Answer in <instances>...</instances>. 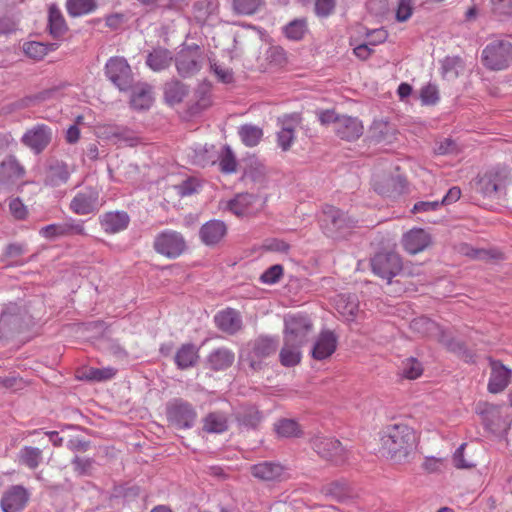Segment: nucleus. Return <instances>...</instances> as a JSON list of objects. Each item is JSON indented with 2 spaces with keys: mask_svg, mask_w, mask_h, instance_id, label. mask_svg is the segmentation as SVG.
Here are the masks:
<instances>
[{
  "mask_svg": "<svg viewBox=\"0 0 512 512\" xmlns=\"http://www.w3.org/2000/svg\"><path fill=\"white\" fill-rule=\"evenodd\" d=\"M465 447V443L461 444L453 455V463L457 469H470L472 467H475L474 463L469 462L464 458Z\"/></svg>",
  "mask_w": 512,
  "mask_h": 512,
  "instance_id": "680f3d73",
  "label": "nucleus"
},
{
  "mask_svg": "<svg viewBox=\"0 0 512 512\" xmlns=\"http://www.w3.org/2000/svg\"><path fill=\"white\" fill-rule=\"evenodd\" d=\"M199 358L198 349L193 344L182 345L175 355V363L180 369L194 366Z\"/></svg>",
  "mask_w": 512,
  "mask_h": 512,
  "instance_id": "2f4dec72",
  "label": "nucleus"
},
{
  "mask_svg": "<svg viewBox=\"0 0 512 512\" xmlns=\"http://www.w3.org/2000/svg\"><path fill=\"white\" fill-rule=\"evenodd\" d=\"M99 191L96 188L87 187L79 191L71 200L70 209L78 215H87L99 209Z\"/></svg>",
  "mask_w": 512,
  "mask_h": 512,
  "instance_id": "f8f14e48",
  "label": "nucleus"
},
{
  "mask_svg": "<svg viewBox=\"0 0 512 512\" xmlns=\"http://www.w3.org/2000/svg\"><path fill=\"white\" fill-rule=\"evenodd\" d=\"M320 225L327 236L341 238L350 233L354 227V221L343 211L333 206H328L323 210Z\"/></svg>",
  "mask_w": 512,
  "mask_h": 512,
  "instance_id": "7ed1b4c3",
  "label": "nucleus"
},
{
  "mask_svg": "<svg viewBox=\"0 0 512 512\" xmlns=\"http://www.w3.org/2000/svg\"><path fill=\"white\" fill-rule=\"evenodd\" d=\"M66 10L71 17H80L94 12L97 9L95 0H67Z\"/></svg>",
  "mask_w": 512,
  "mask_h": 512,
  "instance_id": "e433bc0d",
  "label": "nucleus"
},
{
  "mask_svg": "<svg viewBox=\"0 0 512 512\" xmlns=\"http://www.w3.org/2000/svg\"><path fill=\"white\" fill-rule=\"evenodd\" d=\"M431 244V235L422 228H413L402 237L403 248L411 255L423 252Z\"/></svg>",
  "mask_w": 512,
  "mask_h": 512,
  "instance_id": "a211bd4d",
  "label": "nucleus"
},
{
  "mask_svg": "<svg viewBox=\"0 0 512 512\" xmlns=\"http://www.w3.org/2000/svg\"><path fill=\"white\" fill-rule=\"evenodd\" d=\"M420 99L423 105H435L439 101V92L435 85L428 84L421 88Z\"/></svg>",
  "mask_w": 512,
  "mask_h": 512,
  "instance_id": "5fc2aeb1",
  "label": "nucleus"
},
{
  "mask_svg": "<svg viewBox=\"0 0 512 512\" xmlns=\"http://www.w3.org/2000/svg\"><path fill=\"white\" fill-rule=\"evenodd\" d=\"M423 373V367L421 363L415 358H408L402 363V375L403 377L414 380L420 377Z\"/></svg>",
  "mask_w": 512,
  "mask_h": 512,
  "instance_id": "3c124183",
  "label": "nucleus"
},
{
  "mask_svg": "<svg viewBox=\"0 0 512 512\" xmlns=\"http://www.w3.org/2000/svg\"><path fill=\"white\" fill-rule=\"evenodd\" d=\"M117 373V370L112 367L105 368H89L83 376L87 380L91 381H106L112 379Z\"/></svg>",
  "mask_w": 512,
  "mask_h": 512,
  "instance_id": "09e8293b",
  "label": "nucleus"
},
{
  "mask_svg": "<svg viewBox=\"0 0 512 512\" xmlns=\"http://www.w3.org/2000/svg\"><path fill=\"white\" fill-rule=\"evenodd\" d=\"M373 272L383 279L391 280L402 269V261L396 253H378L371 261Z\"/></svg>",
  "mask_w": 512,
  "mask_h": 512,
  "instance_id": "9b49d317",
  "label": "nucleus"
},
{
  "mask_svg": "<svg viewBox=\"0 0 512 512\" xmlns=\"http://www.w3.org/2000/svg\"><path fill=\"white\" fill-rule=\"evenodd\" d=\"M187 94L186 87L179 81H170L165 84L164 96L169 105L180 103Z\"/></svg>",
  "mask_w": 512,
  "mask_h": 512,
  "instance_id": "4c0bfd02",
  "label": "nucleus"
},
{
  "mask_svg": "<svg viewBox=\"0 0 512 512\" xmlns=\"http://www.w3.org/2000/svg\"><path fill=\"white\" fill-rule=\"evenodd\" d=\"M70 173L66 166L52 167L47 176V184L54 187L64 184L68 181Z\"/></svg>",
  "mask_w": 512,
  "mask_h": 512,
  "instance_id": "8fccbe9b",
  "label": "nucleus"
},
{
  "mask_svg": "<svg viewBox=\"0 0 512 512\" xmlns=\"http://www.w3.org/2000/svg\"><path fill=\"white\" fill-rule=\"evenodd\" d=\"M476 411L487 423H493L501 417V406L487 401L479 402Z\"/></svg>",
  "mask_w": 512,
  "mask_h": 512,
  "instance_id": "37998d69",
  "label": "nucleus"
},
{
  "mask_svg": "<svg viewBox=\"0 0 512 512\" xmlns=\"http://www.w3.org/2000/svg\"><path fill=\"white\" fill-rule=\"evenodd\" d=\"M483 64L490 70L500 71L512 64V44L506 40H494L482 51Z\"/></svg>",
  "mask_w": 512,
  "mask_h": 512,
  "instance_id": "20e7f679",
  "label": "nucleus"
},
{
  "mask_svg": "<svg viewBox=\"0 0 512 512\" xmlns=\"http://www.w3.org/2000/svg\"><path fill=\"white\" fill-rule=\"evenodd\" d=\"M301 346L284 339V345L279 353L280 363L286 367H292L301 361Z\"/></svg>",
  "mask_w": 512,
  "mask_h": 512,
  "instance_id": "72a5a7b5",
  "label": "nucleus"
},
{
  "mask_svg": "<svg viewBox=\"0 0 512 512\" xmlns=\"http://www.w3.org/2000/svg\"><path fill=\"white\" fill-rule=\"evenodd\" d=\"M295 130L296 125L290 118L284 119L281 122L280 130L276 133V141L282 151L290 150L294 144L296 139Z\"/></svg>",
  "mask_w": 512,
  "mask_h": 512,
  "instance_id": "cd10ccee",
  "label": "nucleus"
},
{
  "mask_svg": "<svg viewBox=\"0 0 512 512\" xmlns=\"http://www.w3.org/2000/svg\"><path fill=\"white\" fill-rule=\"evenodd\" d=\"M215 322L218 328L228 333L237 332L242 325L239 312L231 308H227L217 313L215 316Z\"/></svg>",
  "mask_w": 512,
  "mask_h": 512,
  "instance_id": "a878e982",
  "label": "nucleus"
},
{
  "mask_svg": "<svg viewBox=\"0 0 512 512\" xmlns=\"http://www.w3.org/2000/svg\"><path fill=\"white\" fill-rule=\"evenodd\" d=\"M238 420L245 426L255 427L261 420L260 413L254 409H249L247 414H239Z\"/></svg>",
  "mask_w": 512,
  "mask_h": 512,
  "instance_id": "69168bd1",
  "label": "nucleus"
},
{
  "mask_svg": "<svg viewBox=\"0 0 512 512\" xmlns=\"http://www.w3.org/2000/svg\"><path fill=\"white\" fill-rule=\"evenodd\" d=\"M413 13L412 0H400L396 10V18L398 21L404 22L408 20Z\"/></svg>",
  "mask_w": 512,
  "mask_h": 512,
  "instance_id": "052dcab7",
  "label": "nucleus"
},
{
  "mask_svg": "<svg viewBox=\"0 0 512 512\" xmlns=\"http://www.w3.org/2000/svg\"><path fill=\"white\" fill-rule=\"evenodd\" d=\"M445 467V459L433 457V456H427L424 458L421 468L426 473H439L441 472Z\"/></svg>",
  "mask_w": 512,
  "mask_h": 512,
  "instance_id": "6e6d98bb",
  "label": "nucleus"
},
{
  "mask_svg": "<svg viewBox=\"0 0 512 512\" xmlns=\"http://www.w3.org/2000/svg\"><path fill=\"white\" fill-rule=\"evenodd\" d=\"M370 137L380 143V142H391L394 138V128L386 121L383 120H375L369 130Z\"/></svg>",
  "mask_w": 512,
  "mask_h": 512,
  "instance_id": "c9c22d12",
  "label": "nucleus"
},
{
  "mask_svg": "<svg viewBox=\"0 0 512 512\" xmlns=\"http://www.w3.org/2000/svg\"><path fill=\"white\" fill-rule=\"evenodd\" d=\"M411 327L416 331L428 335L436 328V324L427 318H418L412 321Z\"/></svg>",
  "mask_w": 512,
  "mask_h": 512,
  "instance_id": "0e129e2a",
  "label": "nucleus"
},
{
  "mask_svg": "<svg viewBox=\"0 0 512 512\" xmlns=\"http://www.w3.org/2000/svg\"><path fill=\"white\" fill-rule=\"evenodd\" d=\"M335 8V0H316L315 12L318 16L326 17L330 15Z\"/></svg>",
  "mask_w": 512,
  "mask_h": 512,
  "instance_id": "338daca9",
  "label": "nucleus"
},
{
  "mask_svg": "<svg viewBox=\"0 0 512 512\" xmlns=\"http://www.w3.org/2000/svg\"><path fill=\"white\" fill-rule=\"evenodd\" d=\"M337 311L346 319L353 320L359 311V303L355 296L339 295L335 303Z\"/></svg>",
  "mask_w": 512,
  "mask_h": 512,
  "instance_id": "f704fd0d",
  "label": "nucleus"
},
{
  "mask_svg": "<svg viewBox=\"0 0 512 512\" xmlns=\"http://www.w3.org/2000/svg\"><path fill=\"white\" fill-rule=\"evenodd\" d=\"M490 374L487 383V391L491 394H499L506 390L512 381V369L500 360L489 358Z\"/></svg>",
  "mask_w": 512,
  "mask_h": 512,
  "instance_id": "9d476101",
  "label": "nucleus"
},
{
  "mask_svg": "<svg viewBox=\"0 0 512 512\" xmlns=\"http://www.w3.org/2000/svg\"><path fill=\"white\" fill-rule=\"evenodd\" d=\"M42 460V451L39 448L25 446L19 452V462L30 469H36Z\"/></svg>",
  "mask_w": 512,
  "mask_h": 512,
  "instance_id": "ea45409f",
  "label": "nucleus"
},
{
  "mask_svg": "<svg viewBox=\"0 0 512 512\" xmlns=\"http://www.w3.org/2000/svg\"><path fill=\"white\" fill-rule=\"evenodd\" d=\"M347 486L345 483L334 481L324 485L321 489V493L327 497H331L336 500H341L347 495Z\"/></svg>",
  "mask_w": 512,
  "mask_h": 512,
  "instance_id": "603ef678",
  "label": "nucleus"
},
{
  "mask_svg": "<svg viewBox=\"0 0 512 512\" xmlns=\"http://www.w3.org/2000/svg\"><path fill=\"white\" fill-rule=\"evenodd\" d=\"M154 102L152 88L148 84H138L131 96L130 104L136 110H147Z\"/></svg>",
  "mask_w": 512,
  "mask_h": 512,
  "instance_id": "bb28decb",
  "label": "nucleus"
},
{
  "mask_svg": "<svg viewBox=\"0 0 512 512\" xmlns=\"http://www.w3.org/2000/svg\"><path fill=\"white\" fill-rule=\"evenodd\" d=\"M105 74L121 91H127L132 86L133 74L131 67L122 57L110 58L105 66Z\"/></svg>",
  "mask_w": 512,
  "mask_h": 512,
  "instance_id": "0eeeda50",
  "label": "nucleus"
},
{
  "mask_svg": "<svg viewBox=\"0 0 512 512\" xmlns=\"http://www.w3.org/2000/svg\"><path fill=\"white\" fill-rule=\"evenodd\" d=\"M490 5L495 17L504 19L511 16L512 0H490Z\"/></svg>",
  "mask_w": 512,
  "mask_h": 512,
  "instance_id": "864d4df0",
  "label": "nucleus"
},
{
  "mask_svg": "<svg viewBox=\"0 0 512 512\" xmlns=\"http://www.w3.org/2000/svg\"><path fill=\"white\" fill-rule=\"evenodd\" d=\"M313 331V323L306 316H289L285 319L284 339L300 346L308 341Z\"/></svg>",
  "mask_w": 512,
  "mask_h": 512,
  "instance_id": "1a4fd4ad",
  "label": "nucleus"
},
{
  "mask_svg": "<svg viewBox=\"0 0 512 512\" xmlns=\"http://www.w3.org/2000/svg\"><path fill=\"white\" fill-rule=\"evenodd\" d=\"M48 24L49 32L54 38L63 36L68 30L65 18L55 4L49 7Z\"/></svg>",
  "mask_w": 512,
  "mask_h": 512,
  "instance_id": "c756f323",
  "label": "nucleus"
},
{
  "mask_svg": "<svg viewBox=\"0 0 512 512\" xmlns=\"http://www.w3.org/2000/svg\"><path fill=\"white\" fill-rule=\"evenodd\" d=\"M283 275V267L281 265H273L268 268L260 277L261 281L266 284H274L279 281Z\"/></svg>",
  "mask_w": 512,
  "mask_h": 512,
  "instance_id": "bf43d9fd",
  "label": "nucleus"
},
{
  "mask_svg": "<svg viewBox=\"0 0 512 512\" xmlns=\"http://www.w3.org/2000/svg\"><path fill=\"white\" fill-rule=\"evenodd\" d=\"M130 218L126 212H107L100 217L102 229L108 234H116L128 227Z\"/></svg>",
  "mask_w": 512,
  "mask_h": 512,
  "instance_id": "b1692460",
  "label": "nucleus"
},
{
  "mask_svg": "<svg viewBox=\"0 0 512 512\" xmlns=\"http://www.w3.org/2000/svg\"><path fill=\"white\" fill-rule=\"evenodd\" d=\"M212 70L214 71L215 75L218 77L220 81L223 83H230L233 80V73L230 69L222 67L218 64H213L211 66Z\"/></svg>",
  "mask_w": 512,
  "mask_h": 512,
  "instance_id": "774afa93",
  "label": "nucleus"
},
{
  "mask_svg": "<svg viewBox=\"0 0 512 512\" xmlns=\"http://www.w3.org/2000/svg\"><path fill=\"white\" fill-rule=\"evenodd\" d=\"M338 345V338L331 330H322L316 337L312 349L311 357L322 361L333 355Z\"/></svg>",
  "mask_w": 512,
  "mask_h": 512,
  "instance_id": "2eb2a0df",
  "label": "nucleus"
},
{
  "mask_svg": "<svg viewBox=\"0 0 512 512\" xmlns=\"http://www.w3.org/2000/svg\"><path fill=\"white\" fill-rule=\"evenodd\" d=\"M202 60L203 52L198 45L184 46L176 56L177 71L183 77L192 76L200 70Z\"/></svg>",
  "mask_w": 512,
  "mask_h": 512,
  "instance_id": "6e6552de",
  "label": "nucleus"
},
{
  "mask_svg": "<svg viewBox=\"0 0 512 512\" xmlns=\"http://www.w3.org/2000/svg\"><path fill=\"white\" fill-rule=\"evenodd\" d=\"M251 474L262 481L279 480L284 474V467L275 462L264 461L250 468Z\"/></svg>",
  "mask_w": 512,
  "mask_h": 512,
  "instance_id": "393cba45",
  "label": "nucleus"
},
{
  "mask_svg": "<svg viewBox=\"0 0 512 512\" xmlns=\"http://www.w3.org/2000/svg\"><path fill=\"white\" fill-rule=\"evenodd\" d=\"M364 131L362 122L357 117L341 115L334 127L336 135L346 141L357 140Z\"/></svg>",
  "mask_w": 512,
  "mask_h": 512,
  "instance_id": "aec40b11",
  "label": "nucleus"
},
{
  "mask_svg": "<svg viewBox=\"0 0 512 512\" xmlns=\"http://www.w3.org/2000/svg\"><path fill=\"white\" fill-rule=\"evenodd\" d=\"M155 251L167 258L179 257L186 250V242L183 236L173 230H165L159 233L154 240Z\"/></svg>",
  "mask_w": 512,
  "mask_h": 512,
  "instance_id": "39448f33",
  "label": "nucleus"
},
{
  "mask_svg": "<svg viewBox=\"0 0 512 512\" xmlns=\"http://www.w3.org/2000/svg\"><path fill=\"white\" fill-rule=\"evenodd\" d=\"M220 171L226 174L234 173L237 170V160L229 146H225L218 158Z\"/></svg>",
  "mask_w": 512,
  "mask_h": 512,
  "instance_id": "a18cd8bd",
  "label": "nucleus"
},
{
  "mask_svg": "<svg viewBox=\"0 0 512 512\" xmlns=\"http://www.w3.org/2000/svg\"><path fill=\"white\" fill-rule=\"evenodd\" d=\"M52 130L45 124H37L22 136V143L36 154L41 153L51 142Z\"/></svg>",
  "mask_w": 512,
  "mask_h": 512,
  "instance_id": "ddd939ff",
  "label": "nucleus"
},
{
  "mask_svg": "<svg viewBox=\"0 0 512 512\" xmlns=\"http://www.w3.org/2000/svg\"><path fill=\"white\" fill-rule=\"evenodd\" d=\"M257 197L249 193L237 194L233 199L222 203L223 209H227L236 216H246L254 211Z\"/></svg>",
  "mask_w": 512,
  "mask_h": 512,
  "instance_id": "412c9836",
  "label": "nucleus"
},
{
  "mask_svg": "<svg viewBox=\"0 0 512 512\" xmlns=\"http://www.w3.org/2000/svg\"><path fill=\"white\" fill-rule=\"evenodd\" d=\"M119 126L115 125H99L96 128V135L98 138L108 140L116 143L117 136H119Z\"/></svg>",
  "mask_w": 512,
  "mask_h": 512,
  "instance_id": "4d7b16f0",
  "label": "nucleus"
},
{
  "mask_svg": "<svg viewBox=\"0 0 512 512\" xmlns=\"http://www.w3.org/2000/svg\"><path fill=\"white\" fill-rule=\"evenodd\" d=\"M313 449L322 458L340 463L344 461V449L337 439L325 436H317L312 440Z\"/></svg>",
  "mask_w": 512,
  "mask_h": 512,
  "instance_id": "4468645a",
  "label": "nucleus"
},
{
  "mask_svg": "<svg viewBox=\"0 0 512 512\" xmlns=\"http://www.w3.org/2000/svg\"><path fill=\"white\" fill-rule=\"evenodd\" d=\"M275 431L281 437H298L301 434L299 424L292 419H281L276 422Z\"/></svg>",
  "mask_w": 512,
  "mask_h": 512,
  "instance_id": "49530a36",
  "label": "nucleus"
},
{
  "mask_svg": "<svg viewBox=\"0 0 512 512\" xmlns=\"http://www.w3.org/2000/svg\"><path fill=\"white\" fill-rule=\"evenodd\" d=\"M277 343L274 339L260 337L253 344V354L257 358L267 357L276 351Z\"/></svg>",
  "mask_w": 512,
  "mask_h": 512,
  "instance_id": "c03bdc74",
  "label": "nucleus"
},
{
  "mask_svg": "<svg viewBox=\"0 0 512 512\" xmlns=\"http://www.w3.org/2000/svg\"><path fill=\"white\" fill-rule=\"evenodd\" d=\"M308 31L307 21L305 19H295L289 22L284 28V35L293 41H299L304 38Z\"/></svg>",
  "mask_w": 512,
  "mask_h": 512,
  "instance_id": "a19ab883",
  "label": "nucleus"
},
{
  "mask_svg": "<svg viewBox=\"0 0 512 512\" xmlns=\"http://www.w3.org/2000/svg\"><path fill=\"white\" fill-rule=\"evenodd\" d=\"M9 212L16 220H24L28 216V209L19 198L9 201Z\"/></svg>",
  "mask_w": 512,
  "mask_h": 512,
  "instance_id": "13d9d810",
  "label": "nucleus"
},
{
  "mask_svg": "<svg viewBox=\"0 0 512 512\" xmlns=\"http://www.w3.org/2000/svg\"><path fill=\"white\" fill-rule=\"evenodd\" d=\"M56 48V44H44L36 41L27 42L23 46L25 54L35 60L42 59L49 51H53Z\"/></svg>",
  "mask_w": 512,
  "mask_h": 512,
  "instance_id": "79ce46f5",
  "label": "nucleus"
},
{
  "mask_svg": "<svg viewBox=\"0 0 512 512\" xmlns=\"http://www.w3.org/2000/svg\"><path fill=\"white\" fill-rule=\"evenodd\" d=\"M172 62L171 52L165 48H156L150 52L146 59V64L153 71H161L170 66Z\"/></svg>",
  "mask_w": 512,
  "mask_h": 512,
  "instance_id": "473e14b6",
  "label": "nucleus"
},
{
  "mask_svg": "<svg viewBox=\"0 0 512 512\" xmlns=\"http://www.w3.org/2000/svg\"><path fill=\"white\" fill-rule=\"evenodd\" d=\"M202 422V429L206 433H223L228 429V418L221 412L207 414Z\"/></svg>",
  "mask_w": 512,
  "mask_h": 512,
  "instance_id": "7c9ffc66",
  "label": "nucleus"
},
{
  "mask_svg": "<svg viewBox=\"0 0 512 512\" xmlns=\"http://www.w3.org/2000/svg\"><path fill=\"white\" fill-rule=\"evenodd\" d=\"M40 235L47 239L71 235H86L82 221L50 224L40 229Z\"/></svg>",
  "mask_w": 512,
  "mask_h": 512,
  "instance_id": "6ab92c4d",
  "label": "nucleus"
},
{
  "mask_svg": "<svg viewBox=\"0 0 512 512\" xmlns=\"http://www.w3.org/2000/svg\"><path fill=\"white\" fill-rule=\"evenodd\" d=\"M372 186L375 192L383 196H392L400 192L401 180L390 173H375L372 179Z\"/></svg>",
  "mask_w": 512,
  "mask_h": 512,
  "instance_id": "4be33fe9",
  "label": "nucleus"
},
{
  "mask_svg": "<svg viewBox=\"0 0 512 512\" xmlns=\"http://www.w3.org/2000/svg\"><path fill=\"white\" fill-rule=\"evenodd\" d=\"M28 501V491L23 486L14 485L3 493L0 505L3 512H20Z\"/></svg>",
  "mask_w": 512,
  "mask_h": 512,
  "instance_id": "dca6fc26",
  "label": "nucleus"
},
{
  "mask_svg": "<svg viewBox=\"0 0 512 512\" xmlns=\"http://www.w3.org/2000/svg\"><path fill=\"white\" fill-rule=\"evenodd\" d=\"M25 170L14 158L0 163V190H9L22 182Z\"/></svg>",
  "mask_w": 512,
  "mask_h": 512,
  "instance_id": "f3484780",
  "label": "nucleus"
},
{
  "mask_svg": "<svg viewBox=\"0 0 512 512\" xmlns=\"http://www.w3.org/2000/svg\"><path fill=\"white\" fill-rule=\"evenodd\" d=\"M417 447V433L405 423L387 425L380 433V451L393 464L410 463Z\"/></svg>",
  "mask_w": 512,
  "mask_h": 512,
  "instance_id": "f257e3e1",
  "label": "nucleus"
},
{
  "mask_svg": "<svg viewBox=\"0 0 512 512\" xmlns=\"http://www.w3.org/2000/svg\"><path fill=\"white\" fill-rule=\"evenodd\" d=\"M119 136H117L115 144H124L130 147L138 144V138L127 128L119 127Z\"/></svg>",
  "mask_w": 512,
  "mask_h": 512,
  "instance_id": "e2e57ef3",
  "label": "nucleus"
},
{
  "mask_svg": "<svg viewBox=\"0 0 512 512\" xmlns=\"http://www.w3.org/2000/svg\"><path fill=\"white\" fill-rule=\"evenodd\" d=\"M239 136L244 145L254 147L262 140L263 130L258 126L246 124L240 127Z\"/></svg>",
  "mask_w": 512,
  "mask_h": 512,
  "instance_id": "58836bf2",
  "label": "nucleus"
},
{
  "mask_svg": "<svg viewBox=\"0 0 512 512\" xmlns=\"http://www.w3.org/2000/svg\"><path fill=\"white\" fill-rule=\"evenodd\" d=\"M264 5V0H233V10L239 15H253Z\"/></svg>",
  "mask_w": 512,
  "mask_h": 512,
  "instance_id": "de8ad7c7",
  "label": "nucleus"
},
{
  "mask_svg": "<svg viewBox=\"0 0 512 512\" xmlns=\"http://www.w3.org/2000/svg\"><path fill=\"white\" fill-rule=\"evenodd\" d=\"M197 418V412L188 402L175 399L167 406V419L177 429L191 428Z\"/></svg>",
  "mask_w": 512,
  "mask_h": 512,
  "instance_id": "423d86ee",
  "label": "nucleus"
},
{
  "mask_svg": "<svg viewBox=\"0 0 512 512\" xmlns=\"http://www.w3.org/2000/svg\"><path fill=\"white\" fill-rule=\"evenodd\" d=\"M200 238L207 246H215L220 243L227 234V227L220 220L206 222L200 229Z\"/></svg>",
  "mask_w": 512,
  "mask_h": 512,
  "instance_id": "5701e85b",
  "label": "nucleus"
},
{
  "mask_svg": "<svg viewBox=\"0 0 512 512\" xmlns=\"http://www.w3.org/2000/svg\"><path fill=\"white\" fill-rule=\"evenodd\" d=\"M511 184L510 173L506 168L494 167L481 175L477 181V191L484 197L495 199Z\"/></svg>",
  "mask_w": 512,
  "mask_h": 512,
  "instance_id": "f03ea898",
  "label": "nucleus"
},
{
  "mask_svg": "<svg viewBox=\"0 0 512 512\" xmlns=\"http://www.w3.org/2000/svg\"><path fill=\"white\" fill-rule=\"evenodd\" d=\"M234 353L226 348L214 350L208 356V364L215 371L225 370L234 362Z\"/></svg>",
  "mask_w": 512,
  "mask_h": 512,
  "instance_id": "c85d7f7f",
  "label": "nucleus"
}]
</instances>
